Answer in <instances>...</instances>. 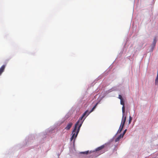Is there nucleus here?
I'll use <instances>...</instances> for the list:
<instances>
[{
    "label": "nucleus",
    "instance_id": "1",
    "mask_svg": "<svg viewBox=\"0 0 158 158\" xmlns=\"http://www.w3.org/2000/svg\"><path fill=\"white\" fill-rule=\"evenodd\" d=\"M88 111H86L83 114L81 117H80L77 123L75 124V127L72 133V136L71 138L72 141L74 138H76L80 131V128L85 118L83 119L84 116L85 115Z\"/></svg>",
    "mask_w": 158,
    "mask_h": 158
},
{
    "label": "nucleus",
    "instance_id": "9",
    "mask_svg": "<svg viewBox=\"0 0 158 158\" xmlns=\"http://www.w3.org/2000/svg\"><path fill=\"white\" fill-rule=\"evenodd\" d=\"M81 153L84 154H87L89 153V151L81 152Z\"/></svg>",
    "mask_w": 158,
    "mask_h": 158
},
{
    "label": "nucleus",
    "instance_id": "11",
    "mask_svg": "<svg viewBox=\"0 0 158 158\" xmlns=\"http://www.w3.org/2000/svg\"><path fill=\"white\" fill-rule=\"evenodd\" d=\"M156 38H155L154 39V40H153V44L154 45H155L156 44Z\"/></svg>",
    "mask_w": 158,
    "mask_h": 158
},
{
    "label": "nucleus",
    "instance_id": "10",
    "mask_svg": "<svg viewBox=\"0 0 158 158\" xmlns=\"http://www.w3.org/2000/svg\"><path fill=\"white\" fill-rule=\"evenodd\" d=\"M132 117L131 116H130L129 119V124H130L131 123V120H132Z\"/></svg>",
    "mask_w": 158,
    "mask_h": 158
},
{
    "label": "nucleus",
    "instance_id": "4",
    "mask_svg": "<svg viewBox=\"0 0 158 158\" xmlns=\"http://www.w3.org/2000/svg\"><path fill=\"white\" fill-rule=\"evenodd\" d=\"M6 65H3L0 68V76L2 74V73L3 72L4 70L5 69Z\"/></svg>",
    "mask_w": 158,
    "mask_h": 158
},
{
    "label": "nucleus",
    "instance_id": "2",
    "mask_svg": "<svg viewBox=\"0 0 158 158\" xmlns=\"http://www.w3.org/2000/svg\"><path fill=\"white\" fill-rule=\"evenodd\" d=\"M122 112H123V117L122 119V122L118 130L117 133H119L121 132L124 126L126 119V116H125V106H123L122 108Z\"/></svg>",
    "mask_w": 158,
    "mask_h": 158
},
{
    "label": "nucleus",
    "instance_id": "8",
    "mask_svg": "<svg viewBox=\"0 0 158 158\" xmlns=\"http://www.w3.org/2000/svg\"><path fill=\"white\" fill-rule=\"evenodd\" d=\"M120 104H121L123 105V106H124V101L123 99L122 100H120Z\"/></svg>",
    "mask_w": 158,
    "mask_h": 158
},
{
    "label": "nucleus",
    "instance_id": "12",
    "mask_svg": "<svg viewBox=\"0 0 158 158\" xmlns=\"http://www.w3.org/2000/svg\"><path fill=\"white\" fill-rule=\"evenodd\" d=\"M126 131H127V129L125 130L124 131L123 134H121L122 135V136H124V134H125L126 132Z\"/></svg>",
    "mask_w": 158,
    "mask_h": 158
},
{
    "label": "nucleus",
    "instance_id": "7",
    "mask_svg": "<svg viewBox=\"0 0 158 158\" xmlns=\"http://www.w3.org/2000/svg\"><path fill=\"white\" fill-rule=\"evenodd\" d=\"M104 145H102L101 146L99 147H98L96 149V151H99V150H101L103 148H104Z\"/></svg>",
    "mask_w": 158,
    "mask_h": 158
},
{
    "label": "nucleus",
    "instance_id": "3",
    "mask_svg": "<svg viewBox=\"0 0 158 158\" xmlns=\"http://www.w3.org/2000/svg\"><path fill=\"white\" fill-rule=\"evenodd\" d=\"M73 123H69L68 124L67 126L65 127V129L66 130H69L71 127Z\"/></svg>",
    "mask_w": 158,
    "mask_h": 158
},
{
    "label": "nucleus",
    "instance_id": "5",
    "mask_svg": "<svg viewBox=\"0 0 158 158\" xmlns=\"http://www.w3.org/2000/svg\"><path fill=\"white\" fill-rule=\"evenodd\" d=\"M98 104V103H97L96 104V105L92 108V110H90V111L89 112V113H88V110H87V111H88V112H87V113H86L85 115L84 116V117L86 115H87V116H88L90 113H91V112H92V111H93V110H94L95 108L96 107V106H97V105Z\"/></svg>",
    "mask_w": 158,
    "mask_h": 158
},
{
    "label": "nucleus",
    "instance_id": "6",
    "mask_svg": "<svg viewBox=\"0 0 158 158\" xmlns=\"http://www.w3.org/2000/svg\"><path fill=\"white\" fill-rule=\"evenodd\" d=\"M123 136H122V135H120L117 138L115 139V141L117 142L121 138H122Z\"/></svg>",
    "mask_w": 158,
    "mask_h": 158
},
{
    "label": "nucleus",
    "instance_id": "13",
    "mask_svg": "<svg viewBox=\"0 0 158 158\" xmlns=\"http://www.w3.org/2000/svg\"><path fill=\"white\" fill-rule=\"evenodd\" d=\"M118 98L120 99V100L123 99L122 96L120 95H119L118 96Z\"/></svg>",
    "mask_w": 158,
    "mask_h": 158
}]
</instances>
